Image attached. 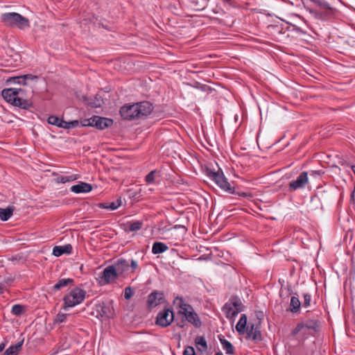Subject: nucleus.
I'll use <instances>...</instances> for the list:
<instances>
[{"label": "nucleus", "mask_w": 355, "mask_h": 355, "mask_svg": "<svg viewBox=\"0 0 355 355\" xmlns=\"http://www.w3.org/2000/svg\"><path fill=\"white\" fill-rule=\"evenodd\" d=\"M67 316H68L67 314L59 313L57 314V315L55 317V322H56V323L64 322L66 321Z\"/></svg>", "instance_id": "72a5a7b5"}, {"label": "nucleus", "mask_w": 355, "mask_h": 355, "mask_svg": "<svg viewBox=\"0 0 355 355\" xmlns=\"http://www.w3.org/2000/svg\"><path fill=\"white\" fill-rule=\"evenodd\" d=\"M14 209L8 207L7 208H0V219L3 221L8 220L13 214Z\"/></svg>", "instance_id": "bb28decb"}, {"label": "nucleus", "mask_w": 355, "mask_h": 355, "mask_svg": "<svg viewBox=\"0 0 355 355\" xmlns=\"http://www.w3.org/2000/svg\"><path fill=\"white\" fill-rule=\"evenodd\" d=\"M130 267L131 268L132 272H135L139 268L137 262L134 259L131 260L130 263Z\"/></svg>", "instance_id": "58836bf2"}, {"label": "nucleus", "mask_w": 355, "mask_h": 355, "mask_svg": "<svg viewBox=\"0 0 355 355\" xmlns=\"http://www.w3.org/2000/svg\"><path fill=\"white\" fill-rule=\"evenodd\" d=\"M311 175H315V174L320 175L321 173H320V172H319V171H312L311 172Z\"/></svg>", "instance_id": "37998d69"}, {"label": "nucleus", "mask_w": 355, "mask_h": 355, "mask_svg": "<svg viewBox=\"0 0 355 355\" xmlns=\"http://www.w3.org/2000/svg\"><path fill=\"white\" fill-rule=\"evenodd\" d=\"M119 277L115 269L110 265L103 270L97 280L101 286H105L114 283Z\"/></svg>", "instance_id": "39448f33"}, {"label": "nucleus", "mask_w": 355, "mask_h": 355, "mask_svg": "<svg viewBox=\"0 0 355 355\" xmlns=\"http://www.w3.org/2000/svg\"><path fill=\"white\" fill-rule=\"evenodd\" d=\"M321 6H322L323 8H324L329 9V10H331V8L330 7V5H329L328 3H327V2H323V3H321Z\"/></svg>", "instance_id": "ea45409f"}, {"label": "nucleus", "mask_w": 355, "mask_h": 355, "mask_svg": "<svg viewBox=\"0 0 355 355\" xmlns=\"http://www.w3.org/2000/svg\"><path fill=\"white\" fill-rule=\"evenodd\" d=\"M48 123L51 125H56L58 128H62L64 129H71L76 128L78 125V121H65L62 119H60L56 116H50L48 118Z\"/></svg>", "instance_id": "9b49d317"}, {"label": "nucleus", "mask_w": 355, "mask_h": 355, "mask_svg": "<svg viewBox=\"0 0 355 355\" xmlns=\"http://www.w3.org/2000/svg\"><path fill=\"white\" fill-rule=\"evenodd\" d=\"M6 346V343H0V352H2Z\"/></svg>", "instance_id": "a19ab883"}, {"label": "nucleus", "mask_w": 355, "mask_h": 355, "mask_svg": "<svg viewBox=\"0 0 355 355\" xmlns=\"http://www.w3.org/2000/svg\"><path fill=\"white\" fill-rule=\"evenodd\" d=\"M301 302L297 297L292 296L290 302V311L292 313H297L300 311Z\"/></svg>", "instance_id": "cd10ccee"}, {"label": "nucleus", "mask_w": 355, "mask_h": 355, "mask_svg": "<svg viewBox=\"0 0 355 355\" xmlns=\"http://www.w3.org/2000/svg\"><path fill=\"white\" fill-rule=\"evenodd\" d=\"M80 176L77 174H71V175H60L56 178V182L58 183L64 184L67 182H73L78 180Z\"/></svg>", "instance_id": "a878e982"}, {"label": "nucleus", "mask_w": 355, "mask_h": 355, "mask_svg": "<svg viewBox=\"0 0 355 355\" xmlns=\"http://www.w3.org/2000/svg\"><path fill=\"white\" fill-rule=\"evenodd\" d=\"M137 110L135 103L125 104L121 107L119 113L121 117L125 120H138L139 118L137 114Z\"/></svg>", "instance_id": "1a4fd4ad"}, {"label": "nucleus", "mask_w": 355, "mask_h": 355, "mask_svg": "<svg viewBox=\"0 0 355 355\" xmlns=\"http://www.w3.org/2000/svg\"><path fill=\"white\" fill-rule=\"evenodd\" d=\"M247 327V316L245 314H242L236 325V329L239 334H243Z\"/></svg>", "instance_id": "5701e85b"}, {"label": "nucleus", "mask_w": 355, "mask_h": 355, "mask_svg": "<svg viewBox=\"0 0 355 355\" xmlns=\"http://www.w3.org/2000/svg\"><path fill=\"white\" fill-rule=\"evenodd\" d=\"M195 343L197 346H200L198 349L201 352L206 351L207 349V344L205 338L203 336H198L195 339Z\"/></svg>", "instance_id": "c756f323"}, {"label": "nucleus", "mask_w": 355, "mask_h": 355, "mask_svg": "<svg viewBox=\"0 0 355 355\" xmlns=\"http://www.w3.org/2000/svg\"><path fill=\"white\" fill-rule=\"evenodd\" d=\"M303 297H304L303 306L306 307V308L309 307L311 304V295H309L308 293H305V294H304Z\"/></svg>", "instance_id": "e433bc0d"}, {"label": "nucleus", "mask_w": 355, "mask_h": 355, "mask_svg": "<svg viewBox=\"0 0 355 355\" xmlns=\"http://www.w3.org/2000/svg\"><path fill=\"white\" fill-rule=\"evenodd\" d=\"M137 106V114L139 119H145L150 115L154 110L153 105L149 101H142L135 103Z\"/></svg>", "instance_id": "ddd939ff"}, {"label": "nucleus", "mask_w": 355, "mask_h": 355, "mask_svg": "<svg viewBox=\"0 0 355 355\" xmlns=\"http://www.w3.org/2000/svg\"><path fill=\"white\" fill-rule=\"evenodd\" d=\"M1 21L6 26L25 29L30 27L29 20L17 12H5L1 15Z\"/></svg>", "instance_id": "f03ea898"}, {"label": "nucleus", "mask_w": 355, "mask_h": 355, "mask_svg": "<svg viewBox=\"0 0 355 355\" xmlns=\"http://www.w3.org/2000/svg\"><path fill=\"white\" fill-rule=\"evenodd\" d=\"M3 293V287L0 286V295Z\"/></svg>", "instance_id": "a18cd8bd"}, {"label": "nucleus", "mask_w": 355, "mask_h": 355, "mask_svg": "<svg viewBox=\"0 0 355 355\" xmlns=\"http://www.w3.org/2000/svg\"><path fill=\"white\" fill-rule=\"evenodd\" d=\"M72 251V246L67 244L63 246H55L53 249L52 254L55 257H60L63 254H70Z\"/></svg>", "instance_id": "aec40b11"}, {"label": "nucleus", "mask_w": 355, "mask_h": 355, "mask_svg": "<svg viewBox=\"0 0 355 355\" xmlns=\"http://www.w3.org/2000/svg\"><path fill=\"white\" fill-rule=\"evenodd\" d=\"M22 95H19L14 100L12 99V105L19 107L22 109H28L31 107L32 103L31 101L27 99H24L21 96Z\"/></svg>", "instance_id": "6ab92c4d"}, {"label": "nucleus", "mask_w": 355, "mask_h": 355, "mask_svg": "<svg viewBox=\"0 0 355 355\" xmlns=\"http://www.w3.org/2000/svg\"><path fill=\"white\" fill-rule=\"evenodd\" d=\"M168 249L167 245L162 242L156 241L153 244L152 252L154 254H161L166 252Z\"/></svg>", "instance_id": "b1692460"}, {"label": "nucleus", "mask_w": 355, "mask_h": 355, "mask_svg": "<svg viewBox=\"0 0 355 355\" xmlns=\"http://www.w3.org/2000/svg\"><path fill=\"white\" fill-rule=\"evenodd\" d=\"M219 340L220 342V344L223 347V350L225 351V353L227 354H234V347L230 341H228L227 340L224 338L223 336H222V337L219 336Z\"/></svg>", "instance_id": "393cba45"}, {"label": "nucleus", "mask_w": 355, "mask_h": 355, "mask_svg": "<svg viewBox=\"0 0 355 355\" xmlns=\"http://www.w3.org/2000/svg\"><path fill=\"white\" fill-rule=\"evenodd\" d=\"M173 304L179 309L178 312L179 315H184L186 320L195 327H201L202 322L198 315L190 304L185 303L182 297L179 296L175 297Z\"/></svg>", "instance_id": "f257e3e1"}, {"label": "nucleus", "mask_w": 355, "mask_h": 355, "mask_svg": "<svg viewBox=\"0 0 355 355\" xmlns=\"http://www.w3.org/2000/svg\"><path fill=\"white\" fill-rule=\"evenodd\" d=\"M215 355H223L222 352H217Z\"/></svg>", "instance_id": "09e8293b"}, {"label": "nucleus", "mask_w": 355, "mask_h": 355, "mask_svg": "<svg viewBox=\"0 0 355 355\" xmlns=\"http://www.w3.org/2000/svg\"><path fill=\"white\" fill-rule=\"evenodd\" d=\"M87 123H84V125L95 126L98 129L103 130L113 123V121L110 119L94 116L87 120Z\"/></svg>", "instance_id": "9d476101"}, {"label": "nucleus", "mask_w": 355, "mask_h": 355, "mask_svg": "<svg viewBox=\"0 0 355 355\" xmlns=\"http://www.w3.org/2000/svg\"><path fill=\"white\" fill-rule=\"evenodd\" d=\"M73 279L71 278L60 279L58 282L53 286L54 291H58L62 288L66 287L69 283L72 282Z\"/></svg>", "instance_id": "c85d7f7f"}, {"label": "nucleus", "mask_w": 355, "mask_h": 355, "mask_svg": "<svg viewBox=\"0 0 355 355\" xmlns=\"http://www.w3.org/2000/svg\"><path fill=\"white\" fill-rule=\"evenodd\" d=\"M37 78L35 76H33L31 74H26L21 76L13 77L12 78V81L15 83L26 85H28V80H35Z\"/></svg>", "instance_id": "4be33fe9"}, {"label": "nucleus", "mask_w": 355, "mask_h": 355, "mask_svg": "<svg viewBox=\"0 0 355 355\" xmlns=\"http://www.w3.org/2000/svg\"><path fill=\"white\" fill-rule=\"evenodd\" d=\"M156 171H152L148 173L145 178L146 182L148 184L153 183L155 182V174Z\"/></svg>", "instance_id": "c9c22d12"}, {"label": "nucleus", "mask_w": 355, "mask_h": 355, "mask_svg": "<svg viewBox=\"0 0 355 355\" xmlns=\"http://www.w3.org/2000/svg\"><path fill=\"white\" fill-rule=\"evenodd\" d=\"M121 205V200L118 199L114 202L103 204L101 207L110 210H116Z\"/></svg>", "instance_id": "7c9ffc66"}, {"label": "nucleus", "mask_w": 355, "mask_h": 355, "mask_svg": "<svg viewBox=\"0 0 355 355\" xmlns=\"http://www.w3.org/2000/svg\"><path fill=\"white\" fill-rule=\"evenodd\" d=\"M177 228H182L183 230L185 229L184 226L175 225L171 230L177 229Z\"/></svg>", "instance_id": "79ce46f5"}, {"label": "nucleus", "mask_w": 355, "mask_h": 355, "mask_svg": "<svg viewBox=\"0 0 355 355\" xmlns=\"http://www.w3.org/2000/svg\"><path fill=\"white\" fill-rule=\"evenodd\" d=\"M245 332L248 338H252L253 340H259L261 339V331L258 327H255L254 324H248Z\"/></svg>", "instance_id": "a211bd4d"}, {"label": "nucleus", "mask_w": 355, "mask_h": 355, "mask_svg": "<svg viewBox=\"0 0 355 355\" xmlns=\"http://www.w3.org/2000/svg\"><path fill=\"white\" fill-rule=\"evenodd\" d=\"M354 196H355V187H354V191H353V192H352V198H354Z\"/></svg>", "instance_id": "c03bdc74"}, {"label": "nucleus", "mask_w": 355, "mask_h": 355, "mask_svg": "<svg viewBox=\"0 0 355 355\" xmlns=\"http://www.w3.org/2000/svg\"><path fill=\"white\" fill-rule=\"evenodd\" d=\"M24 90L22 89L8 88L1 92L2 97L8 103H12V99L17 98L19 95H22Z\"/></svg>", "instance_id": "4468645a"}, {"label": "nucleus", "mask_w": 355, "mask_h": 355, "mask_svg": "<svg viewBox=\"0 0 355 355\" xmlns=\"http://www.w3.org/2000/svg\"><path fill=\"white\" fill-rule=\"evenodd\" d=\"M174 320L173 312L170 309H165L157 313L156 324L162 327L169 326Z\"/></svg>", "instance_id": "0eeeda50"}, {"label": "nucleus", "mask_w": 355, "mask_h": 355, "mask_svg": "<svg viewBox=\"0 0 355 355\" xmlns=\"http://www.w3.org/2000/svg\"><path fill=\"white\" fill-rule=\"evenodd\" d=\"M164 301V294L162 292L154 291L148 296L147 304L148 308H154L162 303Z\"/></svg>", "instance_id": "2eb2a0df"}, {"label": "nucleus", "mask_w": 355, "mask_h": 355, "mask_svg": "<svg viewBox=\"0 0 355 355\" xmlns=\"http://www.w3.org/2000/svg\"><path fill=\"white\" fill-rule=\"evenodd\" d=\"M11 312L15 315H21L24 312V306L20 304H15L12 307Z\"/></svg>", "instance_id": "473e14b6"}, {"label": "nucleus", "mask_w": 355, "mask_h": 355, "mask_svg": "<svg viewBox=\"0 0 355 355\" xmlns=\"http://www.w3.org/2000/svg\"><path fill=\"white\" fill-rule=\"evenodd\" d=\"M24 340L19 341L17 343L10 346L3 352V355H18L22 348Z\"/></svg>", "instance_id": "412c9836"}, {"label": "nucleus", "mask_w": 355, "mask_h": 355, "mask_svg": "<svg viewBox=\"0 0 355 355\" xmlns=\"http://www.w3.org/2000/svg\"><path fill=\"white\" fill-rule=\"evenodd\" d=\"M206 175L211 180H213L221 189L227 191L230 193H234V187H232L230 184L227 182V178L225 177L223 171L218 170L215 171L212 169L207 168L206 170Z\"/></svg>", "instance_id": "20e7f679"}, {"label": "nucleus", "mask_w": 355, "mask_h": 355, "mask_svg": "<svg viewBox=\"0 0 355 355\" xmlns=\"http://www.w3.org/2000/svg\"><path fill=\"white\" fill-rule=\"evenodd\" d=\"M112 266L115 269L119 276H121L128 270L130 263L126 259L121 258L117 259Z\"/></svg>", "instance_id": "dca6fc26"}, {"label": "nucleus", "mask_w": 355, "mask_h": 355, "mask_svg": "<svg viewBox=\"0 0 355 355\" xmlns=\"http://www.w3.org/2000/svg\"><path fill=\"white\" fill-rule=\"evenodd\" d=\"M222 310L227 318H233L242 311V303L239 299H233L225 303Z\"/></svg>", "instance_id": "423d86ee"}, {"label": "nucleus", "mask_w": 355, "mask_h": 355, "mask_svg": "<svg viewBox=\"0 0 355 355\" xmlns=\"http://www.w3.org/2000/svg\"><path fill=\"white\" fill-rule=\"evenodd\" d=\"M183 355H196L194 348L193 347H187L183 352Z\"/></svg>", "instance_id": "4c0bfd02"}, {"label": "nucleus", "mask_w": 355, "mask_h": 355, "mask_svg": "<svg viewBox=\"0 0 355 355\" xmlns=\"http://www.w3.org/2000/svg\"><path fill=\"white\" fill-rule=\"evenodd\" d=\"M92 189V186L84 182H80L78 184L73 185L71 187V191L75 193H89Z\"/></svg>", "instance_id": "f3484780"}, {"label": "nucleus", "mask_w": 355, "mask_h": 355, "mask_svg": "<svg viewBox=\"0 0 355 355\" xmlns=\"http://www.w3.org/2000/svg\"><path fill=\"white\" fill-rule=\"evenodd\" d=\"M86 294L87 292L79 287L72 288L63 298V309L67 311L81 304L85 300Z\"/></svg>", "instance_id": "7ed1b4c3"}, {"label": "nucleus", "mask_w": 355, "mask_h": 355, "mask_svg": "<svg viewBox=\"0 0 355 355\" xmlns=\"http://www.w3.org/2000/svg\"><path fill=\"white\" fill-rule=\"evenodd\" d=\"M134 294V291L130 286H128L124 290V298L125 300H130Z\"/></svg>", "instance_id": "f704fd0d"}, {"label": "nucleus", "mask_w": 355, "mask_h": 355, "mask_svg": "<svg viewBox=\"0 0 355 355\" xmlns=\"http://www.w3.org/2000/svg\"><path fill=\"white\" fill-rule=\"evenodd\" d=\"M309 183V178H308V173L307 172H302L301 173L299 176L296 178V180L291 181L289 183V191H294L297 189H301L305 188L306 184Z\"/></svg>", "instance_id": "f8f14e48"}, {"label": "nucleus", "mask_w": 355, "mask_h": 355, "mask_svg": "<svg viewBox=\"0 0 355 355\" xmlns=\"http://www.w3.org/2000/svg\"><path fill=\"white\" fill-rule=\"evenodd\" d=\"M223 2H226V3H231L232 2V0H222Z\"/></svg>", "instance_id": "49530a36"}, {"label": "nucleus", "mask_w": 355, "mask_h": 355, "mask_svg": "<svg viewBox=\"0 0 355 355\" xmlns=\"http://www.w3.org/2000/svg\"><path fill=\"white\" fill-rule=\"evenodd\" d=\"M318 327V320H307L306 321L302 322L296 326L295 329L293 331L294 335H297L300 333L302 334H306L308 330H311L315 331Z\"/></svg>", "instance_id": "6e6552de"}, {"label": "nucleus", "mask_w": 355, "mask_h": 355, "mask_svg": "<svg viewBox=\"0 0 355 355\" xmlns=\"http://www.w3.org/2000/svg\"><path fill=\"white\" fill-rule=\"evenodd\" d=\"M143 222L140 220H137L134 222L129 223V231L130 232H137L140 230L143 227Z\"/></svg>", "instance_id": "2f4dec72"}, {"label": "nucleus", "mask_w": 355, "mask_h": 355, "mask_svg": "<svg viewBox=\"0 0 355 355\" xmlns=\"http://www.w3.org/2000/svg\"><path fill=\"white\" fill-rule=\"evenodd\" d=\"M241 196H248V194H247L245 193H243V194H241ZM249 196H250V195H249Z\"/></svg>", "instance_id": "de8ad7c7"}]
</instances>
